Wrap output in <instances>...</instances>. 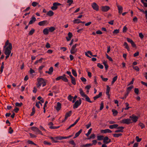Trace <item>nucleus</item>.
<instances>
[{
  "label": "nucleus",
  "mask_w": 147,
  "mask_h": 147,
  "mask_svg": "<svg viewBox=\"0 0 147 147\" xmlns=\"http://www.w3.org/2000/svg\"><path fill=\"white\" fill-rule=\"evenodd\" d=\"M12 49V45L9 42V40H7L3 47V51H4V53L6 55V59L9 57L11 53Z\"/></svg>",
  "instance_id": "f257e3e1"
},
{
  "label": "nucleus",
  "mask_w": 147,
  "mask_h": 147,
  "mask_svg": "<svg viewBox=\"0 0 147 147\" xmlns=\"http://www.w3.org/2000/svg\"><path fill=\"white\" fill-rule=\"evenodd\" d=\"M38 83L36 85L38 87H40L41 86L44 87L46 84L45 80L42 78H38L37 80Z\"/></svg>",
  "instance_id": "f03ea898"
},
{
  "label": "nucleus",
  "mask_w": 147,
  "mask_h": 147,
  "mask_svg": "<svg viewBox=\"0 0 147 147\" xmlns=\"http://www.w3.org/2000/svg\"><path fill=\"white\" fill-rule=\"evenodd\" d=\"M77 44L74 45L71 47L70 51V52L71 54H75L78 51V49L76 48L78 45Z\"/></svg>",
  "instance_id": "7ed1b4c3"
},
{
  "label": "nucleus",
  "mask_w": 147,
  "mask_h": 147,
  "mask_svg": "<svg viewBox=\"0 0 147 147\" xmlns=\"http://www.w3.org/2000/svg\"><path fill=\"white\" fill-rule=\"evenodd\" d=\"M121 123L124 124H129L130 123H132V122L131 121V120L130 119H127L122 120L121 121Z\"/></svg>",
  "instance_id": "20e7f679"
},
{
  "label": "nucleus",
  "mask_w": 147,
  "mask_h": 147,
  "mask_svg": "<svg viewBox=\"0 0 147 147\" xmlns=\"http://www.w3.org/2000/svg\"><path fill=\"white\" fill-rule=\"evenodd\" d=\"M129 118L131 119V121L132 123H136L138 121V117L134 115H133L129 117Z\"/></svg>",
  "instance_id": "39448f33"
},
{
  "label": "nucleus",
  "mask_w": 147,
  "mask_h": 147,
  "mask_svg": "<svg viewBox=\"0 0 147 147\" xmlns=\"http://www.w3.org/2000/svg\"><path fill=\"white\" fill-rule=\"evenodd\" d=\"M81 100L80 99L79 100H77L75 103L73 105V108L74 109L77 108L80 105L81 103Z\"/></svg>",
  "instance_id": "423d86ee"
},
{
  "label": "nucleus",
  "mask_w": 147,
  "mask_h": 147,
  "mask_svg": "<svg viewBox=\"0 0 147 147\" xmlns=\"http://www.w3.org/2000/svg\"><path fill=\"white\" fill-rule=\"evenodd\" d=\"M110 9V7L108 6H102L101 7V9L103 12H107Z\"/></svg>",
  "instance_id": "0eeeda50"
},
{
  "label": "nucleus",
  "mask_w": 147,
  "mask_h": 147,
  "mask_svg": "<svg viewBox=\"0 0 147 147\" xmlns=\"http://www.w3.org/2000/svg\"><path fill=\"white\" fill-rule=\"evenodd\" d=\"M91 6L94 10L96 11H98L99 10V6L95 2L92 3L91 4Z\"/></svg>",
  "instance_id": "6e6552de"
},
{
  "label": "nucleus",
  "mask_w": 147,
  "mask_h": 147,
  "mask_svg": "<svg viewBox=\"0 0 147 147\" xmlns=\"http://www.w3.org/2000/svg\"><path fill=\"white\" fill-rule=\"evenodd\" d=\"M61 5V4L58 3H53V6L51 7V9L53 10H55L57 8V6Z\"/></svg>",
  "instance_id": "1a4fd4ad"
},
{
  "label": "nucleus",
  "mask_w": 147,
  "mask_h": 147,
  "mask_svg": "<svg viewBox=\"0 0 147 147\" xmlns=\"http://www.w3.org/2000/svg\"><path fill=\"white\" fill-rule=\"evenodd\" d=\"M49 24V22L46 20H43L39 22L38 23L39 25L42 26L45 25H47Z\"/></svg>",
  "instance_id": "9d476101"
},
{
  "label": "nucleus",
  "mask_w": 147,
  "mask_h": 147,
  "mask_svg": "<svg viewBox=\"0 0 147 147\" xmlns=\"http://www.w3.org/2000/svg\"><path fill=\"white\" fill-rule=\"evenodd\" d=\"M103 142L104 144H107L111 142V140L108 137L106 136L104 138Z\"/></svg>",
  "instance_id": "9b49d317"
},
{
  "label": "nucleus",
  "mask_w": 147,
  "mask_h": 147,
  "mask_svg": "<svg viewBox=\"0 0 147 147\" xmlns=\"http://www.w3.org/2000/svg\"><path fill=\"white\" fill-rule=\"evenodd\" d=\"M127 40L128 42L130 43L131 44V46L133 47H136V45L134 43V41L132 40H131V39L129 38H127Z\"/></svg>",
  "instance_id": "f8f14e48"
},
{
  "label": "nucleus",
  "mask_w": 147,
  "mask_h": 147,
  "mask_svg": "<svg viewBox=\"0 0 147 147\" xmlns=\"http://www.w3.org/2000/svg\"><path fill=\"white\" fill-rule=\"evenodd\" d=\"M61 104L60 102H58L57 103L56 106H55L57 111H58L60 110L61 108Z\"/></svg>",
  "instance_id": "ddd939ff"
},
{
  "label": "nucleus",
  "mask_w": 147,
  "mask_h": 147,
  "mask_svg": "<svg viewBox=\"0 0 147 147\" xmlns=\"http://www.w3.org/2000/svg\"><path fill=\"white\" fill-rule=\"evenodd\" d=\"M71 113H72L71 111H70L68 112H67V113H66V114H65V115L64 120L62 121L63 122H64L67 119V118L68 117H70L71 115Z\"/></svg>",
  "instance_id": "4468645a"
},
{
  "label": "nucleus",
  "mask_w": 147,
  "mask_h": 147,
  "mask_svg": "<svg viewBox=\"0 0 147 147\" xmlns=\"http://www.w3.org/2000/svg\"><path fill=\"white\" fill-rule=\"evenodd\" d=\"M101 133H102L105 134L106 133H110L112 132V131L109 129H102L100 130Z\"/></svg>",
  "instance_id": "2eb2a0df"
},
{
  "label": "nucleus",
  "mask_w": 147,
  "mask_h": 147,
  "mask_svg": "<svg viewBox=\"0 0 147 147\" xmlns=\"http://www.w3.org/2000/svg\"><path fill=\"white\" fill-rule=\"evenodd\" d=\"M36 18L34 16H32L29 22V24H31L36 21Z\"/></svg>",
  "instance_id": "dca6fc26"
},
{
  "label": "nucleus",
  "mask_w": 147,
  "mask_h": 147,
  "mask_svg": "<svg viewBox=\"0 0 147 147\" xmlns=\"http://www.w3.org/2000/svg\"><path fill=\"white\" fill-rule=\"evenodd\" d=\"M72 135H70L69 136H68L66 137V136H58V140H62L63 139H66L67 138H70L72 136Z\"/></svg>",
  "instance_id": "f3484780"
},
{
  "label": "nucleus",
  "mask_w": 147,
  "mask_h": 147,
  "mask_svg": "<svg viewBox=\"0 0 147 147\" xmlns=\"http://www.w3.org/2000/svg\"><path fill=\"white\" fill-rule=\"evenodd\" d=\"M68 37H66V39H67V41H69L71 39V37L73 36V34L71 33L70 32H69L68 33Z\"/></svg>",
  "instance_id": "a211bd4d"
},
{
  "label": "nucleus",
  "mask_w": 147,
  "mask_h": 147,
  "mask_svg": "<svg viewBox=\"0 0 147 147\" xmlns=\"http://www.w3.org/2000/svg\"><path fill=\"white\" fill-rule=\"evenodd\" d=\"M49 138L51 139L52 141L55 143H56L57 142V140H58V136L55 137H53L51 136H49Z\"/></svg>",
  "instance_id": "6ab92c4d"
},
{
  "label": "nucleus",
  "mask_w": 147,
  "mask_h": 147,
  "mask_svg": "<svg viewBox=\"0 0 147 147\" xmlns=\"http://www.w3.org/2000/svg\"><path fill=\"white\" fill-rule=\"evenodd\" d=\"M117 6L118 8V9L119 11V13H121L122 11L123 10V8L122 7L119 5H117Z\"/></svg>",
  "instance_id": "aec40b11"
},
{
  "label": "nucleus",
  "mask_w": 147,
  "mask_h": 147,
  "mask_svg": "<svg viewBox=\"0 0 147 147\" xmlns=\"http://www.w3.org/2000/svg\"><path fill=\"white\" fill-rule=\"evenodd\" d=\"M53 71V67H51L49 69V71H46L45 73H48L49 74H51Z\"/></svg>",
  "instance_id": "412c9836"
},
{
  "label": "nucleus",
  "mask_w": 147,
  "mask_h": 147,
  "mask_svg": "<svg viewBox=\"0 0 147 147\" xmlns=\"http://www.w3.org/2000/svg\"><path fill=\"white\" fill-rule=\"evenodd\" d=\"M31 129L33 131L36 132V134L38 132L39 129L37 127H32L31 128Z\"/></svg>",
  "instance_id": "4be33fe9"
},
{
  "label": "nucleus",
  "mask_w": 147,
  "mask_h": 147,
  "mask_svg": "<svg viewBox=\"0 0 147 147\" xmlns=\"http://www.w3.org/2000/svg\"><path fill=\"white\" fill-rule=\"evenodd\" d=\"M79 92L80 94L82 97H85V96H86V95L85 94L82 89L80 88L79 89Z\"/></svg>",
  "instance_id": "5701e85b"
},
{
  "label": "nucleus",
  "mask_w": 147,
  "mask_h": 147,
  "mask_svg": "<svg viewBox=\"0 0 147 147\" xmlns=\"http://www.w3.org/2000/svg\"><path fill=\"white\" fill-rule=\"evenodd\" d=\"M71 78V83L74 85L76 84V82L75 78L72 76L70 77Z\"/></svg>",
  "instance_id": "b1692460"
},
{
  "label": "nucleus",
  "mask_w": 147,
  "mask_h": 147,
  "mask_svg": "<svg viewBox=\"0 0 147 147\" xmlns=\"http://www.w3.org/2000/svg\"><path fill=\"white\" fill-rule=\"evenodd\" d=\"M119 129H117L115 131V132L117 133L119 132H122L123 131V129L124 127H121L118 128Z\"/></svg>",
  "instance_id": "393cba45"
},
{
  "label": "nucleus",
  "mask_w": 147,
  "mask_h": 147,
  "mask_svg": "<svg viewBox=\"0 0 147 147\" xmlns=\"http://www.w3.org/2000/svg\"><path fill=\"white\" fill-rule=\"evenodd\" d=\"M82 129H80L78 132H77L75 134V136L74 138H75L78 137L80 135V134L82 132Z\"/></svg>",
  "instance_id": "a878e982"
},
{
  "label": "nucleus",
  "mask_w": 147,
  "mask_h": 147,
  "mask_svg": "<svg viewBox=\"0 0 147 147\" xmlns=\"http://www.w3.org/2000/svg\"><path fill=\"white\" fill-rule=\"evenodd\" d=\"M53 12L51 10L48 11L47 14V15L49 16H52L54 15Z\"/></svg>",
  "instance_id": "bb28decb"
},
{
  "label": "nucleus",
  "mask_w": 147,
  "mask_h": 147,
  "mask_svg": "<svg viewBox=\"0 0 147 147\" xmlns=\"http://www.w3.org/2000/svg\"><path fill=\"white\" fill-rule=\"evenodd\" d=\"M112 111L113 112V114L114 116H116L117 115L118 112L117 110L114 109H113Z\"/></svg>",
  "instance_id": "cd10ccee"
},
{
  "label": "nucleus",
  "mask_w": 147,
  "mask_h": 147,
  "mask_svg": "<svg viewBox=\"0 0 147 147\" xmlns=\"http://www.w3.org/2000/svg\"><path fill=\"white\" fill-rule=\"evenodd\" d=\"M49 30L47 28H45L43 30V33L44 34H48L49 33Z\"/></svg>",
  "instance_id": "c85d7f7f"
},
{
  "label": "nucleus",
  "mask_w": 147,
  "mask_h": 147,
  "mask_svg": "<svg viewBox=\"0 0 147 147\" xmlns=\"http://www.w3.org/2000/svg\"><path fill=\"white\" fill-rule=\"evenodd\" d=\"M118 125L117 124H115L112 125H110L109 126V128L111 129H113L117 128Z\"/></svg>",
  "instance_id": "c756f323"
},
{
  "label": "nucleus",
  "mask_w": 147,
  "mask_h": 147,
  "mask_svg": "<svg viewBox=\"0 0 147 147\" xmlns=\"http://www.w3.org/2000/svg\"><path fill=\"white\" fill-rule=\"evenodd\" d=\"M92 146V144L91 143L87 144L81 146V147H89Z\"/></svg>",
  "instance_id": "7c9ffc66"
},
{
  "label": "nucleus",
  "mask_w": 147,
  "mask_h": 147,
  "mask_svg": "<svg viewBox=\"0 0 147 147\" xmlns=\"http://www.w3.org/2000/svg\"><path fill=\"white\" fill-rule=\"evenodd\" d=\"M133 86H132L129 87L127 88V95H128V94L129 93L130 91L131 90V89L133 88Z\"/></svg>",
  "instance_id": "2f4dec72"
},
{
  "label": "nucleus",
  "mask_w": 147,
  "mask_h": 147,
  "mask_svg": "<svg viewBox=\"0 0 147 147\" xmlns=\"http://www.w3.org/2000/svg\"><path fill=\"white\" fill-rule=\"evenodd\" d=\"M73 22L76 24H79L81 22H82L80 21V20L78 19H76L73 21Z\"/></svg>",
  "instance_id": "473e14b6"
},
{
  "label": "nucleus",
  "mask_w": 147,
  "mask_h": 147,
  "mask_svg": "<svg viewBox=\"0 0 147 147\" xmlns=\"http://www.w3.org/2000/svg\"><path fill=\"white\" fill-rule=\"evenodd\" d=\"M102 95V93L101 92H99L98 95L95 96L94 97V100H96L97 98L100 97Z\"/></svg>",
  "instance_id": "72a5a7b5"
},
{
  "label": "nucleus",
  "mask_w": 147,
  "mask_h": 147,
  "mask_svg": "<svg viewBox=\"0 0 147 147\" xmlns=\"http://www.w3.org/2000/svg\"><path fill=\"white\" fill-rule=\"evenodd\" d=\"M117 76H116L113 78V80L111 83V84L113 85L114 83L117 80Z\"/></svg>",
  "instance_id": "f704fd0d"
},
{
  "label": "nucleus",
  "mask_w": 147,
  "mask_h": 147,
  "mask_svg": "<svg viewBox=\"0 0 147 147\" xmlns=\"http://www.w3.org/2000/svg\"><path fill=\"white\" fill-rule=\"evenodd\" d=\"M34 32L35 30L34 28H32L31 30L28 33V35H32L34 33Z\"/></svg>",
  "instance_id": "c9c22d12"
},
{
  "label": "nucleus",
  "mask_w": 147,
  "mask_h": 147,
  "mask_svg": "<svg viewBox=\"0 0 147 147\" xmlns=\"http://www.w3.org/2000/svg\"><path fill=\"white\" fill-rule=\"evenodd\" d=\"M44 59L42 58H41L40 59L38 60H37L34 63L35 65H36L38 63H41L42 62V61Z\"/></svg>",
  "instance_id": "e433bc0d"
},
{
  "label": "nucleus",
  "mask_w": 147,
  "mask_h": 147,
  "mask_svg": "<svg viewBox=\"0 0 147 147\" xmlns=\"http://www.w3.org/2000/svg\"><path fill=\"white\" fill-rule=\"evenodd\" d=\"M123 45L125 46V48L127 49L128 51L129 50V47L128 46V45L127 42H125L124 43Z\"/></svg>",
  "instance_id": "4c0bfd02"
},
{
  "label": "nucleus",
  "mask_w": 147,
  "mask_h": 147,
  "mask_svg": "<svg viewBox=\"0 0 147 147\" xmlns=\"http://www.w3.org/2000/svg\"><path fill=\"white\" fill-rule=\"evenodd\" d=\"M110 90V87L108 86H107V90L106 93L107 95H109V92Z\"/></svg>",
  "instance_id": "58836bf2"
},
{
  "label": "nucleus",
  "mask_w": 147,
  "mask_h": 147,
  "mask_svg": "<svg viewBox=\"0 0 147 147\" xmlns=\"http://www.w3.org/2000/svg\"><path fill=\"white\" fill-rule=\"evenodd\" d=\"M113 136L114 137L117 138L121 136L122 134H113Z\"/></svg>",
  "instance_id": "ea45409f"
},
{
  "label": "nucleus",
  "mask_w": 147,
  "mask_h": 147,
  "mask_svg": "<svg viewBox=\"0 0 147 147\" xmlns=\"http://www.w3.org/2000/svg\"><path fill=\"white\" fill-rule=\"evenodd\" d=\"M88 54H89L90 55L92 56V52L90 51H88L87 52L85 53V55L86 56L88 57L91 58V57L89 56L88 55Z\"/></svg>",
  "instance_id": "a19ab883"
},
{
  "label": "nucleus",
  "mask_w": 147,
  "mask_h": 147,
  "mask_svg": "<svg viewBox=\"0 0 147 147\" xmlns=\"http://www.w3.org/2000/svg\"><path fill=\"white\" fill-rule=\"evenodd\" d=\"M69 143L70 144L73 145L74 146H76V144L73 140L70 141Z\"/></svg>",
  "instance_id": "79ce46f5"
},
{
  "label": "nucleus",
  "mask_w": 147,
  "mask_h": 147,
  "mask_svg": "<svg viewBox=\"0 0 147 147\" xmlns=\"http://www.w3.org/2000/svg\"><path fill=\"white\" fill-rule=\"evenodd\" d=\"M97 140H103L104 136H97Z\"/></svg>",
  "instance_id": "37998d69"
},
{
  "label": "nucleus",
  "mask_w": 147,
  "mask_h": 147,
  "mask_svg": "<svg viewBox=\"0 0 147 147\" xmlns=\"http://www.w3.org/2000/svg\"><path fill=\"white\" fill-rule=\"evenodd\" d=\"M65 75H63V76L62 80L65 82H67L68 81V80L65 77Z\"/></svg>",
  "instance_id": "c03bdc74"
},
{
  "label": "nucleus",
  "mask_w": 147,
  "mask_h": 147,
  "mask_svg": "<svg viewBox=\"0 0 147 147\" xmlns=\"http://www.w3.org/2000/svg\"><path fill=\"white\" fill-rule=\"evenodd\" d=\"M71 71H72V73L73 75L75 77L77 76V74L76 71L75 70H74L73 69H72V70Z\"/></svg>",
  "instance_id": "a18cd8bd"
},
{
  "label": "nucleus",
  "mask_w": 147,
  "mask_h": 147,
  "mask_svg": "<svg viewBox=\"0 0 147 147\" xmlns=\"http://www.w3.org/2000/svg\"><path fill=\"white\" fill-rule=\"evenodd\" d=\"M49 30L50 32H53L55 30V28L53 26L50 27L49 28Z\"/></svg>",
  "instance_id": "49530a36"
},
{
  "label": "nucleus",
  "mask_w": 147,
  "mask_h": 147,
  "mask_svg": "<svg viewBox=\"0 0 147 147\" xmlns=\"http://www.w3.org/2000/svg\"><path fill=\"white\" fill-rule=\"evenodd\" d=\"M84 97L86 98V101L90 103H91L92 102L90 100V98L87 95H86V96H85Z\"/></svg>",
  "instance_id": "de8ad7c7"
},
{
  "label": "nucleus",
  "mask_w": 147,
  "mask_h": 147,
  "mask_svg": "<svg viewBox=\"0 0 147 147\" xmlns=\"http://www.w3.org/2000/svg\"><path fill=\"white\" fill-rule=\"evenodd\" d=\"M92 130V128H90L88 130V132L85 134L87 136H88L91 133V131Z\"/></svg>",
  "instance_id": "09e8293b"
},
{
  "label": "nucleus",
  "mask_w": 147,
  "mask_h": 147,
  "mask_svg": "<svg viewBox=\"0 0 147 147\" xmlns=\"http://www.w3.org/2000/svg\"><path fill=\"white\" fill-rule=\"evenodd\" d=\"M35 108L33 107L32 108V112L30 116H33L35 113Z\"/></svg>",
  "instance_id": "8fccbe9b"
},
{
  "label": "nucleus",
  "mask_w": 147,
  "mask_h": 147,
  "mask_svg": "<svg viewBox=\"0 0 147 147\" xmlns=\"http://www.w3.org/2000/svg\"><path fill=\"white\" fill-rule=\"evenodd\" d=\"M125 105H126V107L124 109L125 110H128L129 109V104L127 102H126L125 103Z\"/></svg>",
  "instance_id": "3c124183"
},
{
  "label": "nucleus",
  "mask_w": 147,
  "mask_h": 147,
  "mask_svg": "<svg viewBox=\"0 0 147 147\" xmlns=\"http://www.w3.org/2000/svg\"><path fill=\"white\" fill-rule=\"evenodd\" d=\"M95 136L94 134H92L89 138H88V139H94L95 138Z\"/></svg>",
  "instance_id": "603ef678"
},
{
  "label": "nucleus",
  "mask_w": 147,
  "mask_h": 147,
  "mask_svg": "<svg viewBox=\"0 0 147 147\" xmlns=\"http://www.w3.org/2000/svg\"><path fill=\"white\" fill-rule=\"evenodd\" d=\"M97 66L98 67L101 69H102L104 67L102 65L99 63H98L97 64Z\"/></svg>",
  "instance_id": "864d4df0"
},
{
  "label": "nucleus",
  "mask_w": 147,
  "mask_h": 147,
  "mask_svg": "<svg viewBox=\"0 0 147 147\" xmlns=\"http://www.w3.org/2000/svg\"><path fill=\"white\" fill-rule=\"evenodd\" d=\"M22 105V102L18 103L17 102L15 103L16 106L17 107H21Z\"/></svg>",
  "instance_id": "5fc2aeb1"
},
{
  "label": "nucleus",
  "mask_w": 147,
  "mask_h": 147,
  "mask_svg": "<svg viewBox=\"0 0 147 147\" xmlns=\"http://www.w3.org/2000/svg\"><path fill=\"white\" fill-rule=\"evenodd\" d=\"M119 29H115L114 30L113 33L114 34H117L119 32Z\"/></svg>",
  "instance_id": "6e6d98bb"
},
{
  "label": "nucleus",
  "mask_w": 147,
  "mask_h": 147,
  "mask_svg": "<svg viewBox=\"0 0 147 147\" xmlns=\"http://www.w3.org/2000/svg\"><path fill=\"white\" fill-rule=\"evenodd\" d=\"M133 67L134 69H135L137 71H139L140 70L139 68L137 66H133Z\"/></svg>",
  "instance_id": "4d7b16f0"
},
{
  "label": "nucleus",
  "mask_w": 147,
  "mask_h": 147,
  "mask_svg": "<svg viewBox=\"0 0 147 147\" xmlns=\"http://www.w3.org/2000/svg\"><path fill=\"white\" fill-rule=\"evenodd\" d=\"M27 142L28 144H33L35 145H37L35 144L34 142H33L32 141H30V140H28L27 141Z\"/></svg>",
  "instance_id": "13d9d810"
},
{
  "label": "nucleus",
  "mask_w": 147,
  "mask_h": 147,
  "mask_svg": "<svg viewBox=\"0 0 147 147\" xmlns=\"http://www.w3.org/2000/svg\"><path fill=\"white\" fill-rule=\"evenodd\" d=\"M72 98L73 97L71 96L70 95H69L67 97L68 99L71 101H72Z\"/></svg>",
  "instance_id": "bf43d9fd"
},
{
  "label": "nucleus",
  "mask_w": 147,
  "mask_h": 147,
  "mask_svg": "<svg viewBox=\"0 0 147 147\" xmlns=\"http://www.w3.org/2000/svg\"><path fill=\"white\" fill-rule=\"evenodd\" d=\"M43 143L45 145H51V143L47 141H44L43 142Z\"/></svg>",
  "instance_id": "052dcab7"
},
{
  "label": "nucleus",
  "mask_w": 147,
  "mask_h": 147,
  "mask_svg": "<svg viewBox=\"0 0 147 147\" xmlns=\"http://www.w3.org/2000/svg\"><path fill=\"white\" fill-rule=\"evenodd\" d=\"M92 143L91 144H92V145H96L97 143V141L96 140H94L92 141Z\"/></svg>",
  "instance_id": "680f3d73"
},
{
  "label": "nucleus",
  "mask_w": 147,
  "mask_h": 147,
  "mask_svg": "<svg viewBox=\"0 0 147 147\" xmlns=\"http://www.w3.org/2000/svg\"><path fill=\"white\" fill-rule=\"evenodd\" d=\"M127 30V27L125 26L123 27V32H126Z\"/></svg>",
  "instance_id": "e2e57ef3"
},
{
  "label": "nucleus",
  "mask_w": 147,
  "mask_h": 147,
  "mask_svg": "<svg viewBox=\"0 0 147 147\" xmlns=\"http://www.w3.org/2000/svg\"><path fill=\"white\" fill-rule=\"evenodd\" d=\"M73 2V0H68L67 1V3L69 4V5H70Z\"/></svg>",
  "instance_id": "0e129e2a"
},
{
  "label": "nucleus",
  "mask_w": 147,
  "mask_h": 147,
  "mask_svg": "<svg viewBox=\"0 0 147 147\" xmlns=\"http://www.w3.org/2000/svg\"><path fill=\"white\" fill-rule=\"evenodd\" d=\"M38 3L37 2H33L32 3V5L33 7L36 6L38 4Z\"/></svg>",
  "instance_id": "69168bd1"
},
{
  "label": "nucleus",
  "mask_w": 147,
  "mask_h": 147,
  "mask_svg": "<svg viewBox=\"0 0 147 147\" xmlns=\"http://www.w3.org/2000/svg\"><path fill=\"white\" fill-rule=\"evenodd\" d=\"M134 92L136 94H139V90L138 88H135L134 89Z\"/></svg>",
  "instance_id": "338daca9"
},
{
  "label": "nucleus",
  "mask_w": 147,
  "mask_h": 147,
  "mask_svg": "<svg viewBox=\"0 0 147 147\" xmlns=\"http://www.w3.org/2000/svg\"><path fill=\"white\" fill-rule=\"evenodd\" d=\"M136 139L137 142H140L141 140V138H139L138 136H136Z\"/></svg>",
  "instance_id": "774afa93"
}]
</instances>
